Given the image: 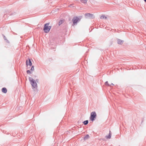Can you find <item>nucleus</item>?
Instances as JSON below:
<instances>
[{
    "label": "nucleus",
    "instance_id": "1",
    "mask_svg": "<svg viewBox=\"0 0 146 146\" xmlns=\"http://www.w3.org/2000/svg\"><path fill=\"white\" fill-rule=\"evenodd\" d=\"M80 19L76 17H73L72 19V21L73 23V25H76L77 23L80 21Z\"/></svg>",
    "mask_w": 146,
    "mask_h": 146
},
{
    "label": "nucleus",
    "instance_id": "2",
    "mask_svg": "<svg viewBox=\"0 0 146 146\" xmlns=\"http://www.w3.org/2000/svg\"><path fill=\"white\" fill-rule=\"evenodd\" d=\"M49 24L46 23L45 24L44 27V30L45 33H48L51 27L49 26Z\"/></svg>",
    "mask_w": 146,
    "mask_h": 146
},
{
    "label": "nucleus",
    "instance_id": "3",
    "mask_svg": "<svg viewBox=\"0 0 146 146\" xmlns=\"http://www.w3.org/2000/svg\"><path fill=\"white\" fill-rule=\"evenodd\" d=\"M29 80L31 82V84L32 86L34 88L36 87L37 84L35 82V81L34 80L31 78H30Z\"/></svg>",
    "mask_w": 146,
    "mask_h": 146
},
{
    "label": "nucleus",
    "instance_id": "4",
    "mask_svg": "<svg viewBox=\"0 0 146 146\" xmlns=\"http://www.w3.org/2000/svg\"><path fill=\"white\" fill-rule=\"evenodd\" d=\"M96 114L95 112H92L91 113V115L90 117V120L92 121H93L94 120V118L96 117Z\"/></svg>",
    "mask_w": 146,
    "mask_h": 146
},
{
    "label": "nucleus",
    "instance_id": "5",
    "mask_svg": "<svg viewBox=\"0 0 146 146\" xmlns=\"http://www.w3.org/2000/svg\"><path fill=\"white\" fill-rule=\"evenodd\" d=\"M26 65H29L30 66H31L32 65V63L31 62V60L29 59L28 63L27 60H26Z\"/></svg>",
    "mask_w": 146,
    "mask_h": 146
},
{
    "label": "nucleus",
    "instance_id": "6",
    "mask_svg": "<svg viewBox=\"0 0 146 146\" xmlns=\"http://www.w3.org/2000/svg\"><path fill=\"white\" fill-rule=\"evenodd\" d=\"M117 43L118 44H122V43H123V41L119 39H118L117 40Z\"/></svg>",
    "mask_w": 146,
    "mask_h": 146
},
{
    "label": "nucleus",
    "instance_id": "7",
    "mask_svg": "<svg viewBox=\"0 0 146 146\" xmlns=\"http://www.w3.org/2000/svg\"><path fill=\"white\" fill-rule=\"evenodd\" d=\"M2 92L4 93H6L7 92V90L5 88H3L2 89Z\"/></svg>",
    "mask_w": 146,
    "mask_h": 146
},
{
    "label": "nucleus",
    "instance_id": "8",
    "mask_svg": "<svg viewBox=\"0 0 146 146\" xmlns=\"http://www.w3.org/2000/svg\"><path fill=\"white\" fill-rule=\"evenodd\" d=\"M111 131H110V133L109 134V135L108 136H107L106 137L107 139H110L111 137V134L110 133Z\"/></svg>",
    "mask_w": 146,
    "mask_h": 146
},
{
    "label": "nucleus",
    "instance_id": "9",
    "mask_svg": "<svg viewBox=\"0 0 146 146\" xmlns=\"http://www.w3.org/2000/svg\"><path fill=\"white\" fill-rule=\"evenodd\" d=\"M88 120H86L84 121L83 123L84 125H86L88 123Z\"/></svg>",
    "mask_w": 146,
    "mask_h": 146
},
{
    "label": "nucleus",
    "instance_id": "10",
    "mask_svg": "<svg viewBox=\"0 0 146 146\" xmlns=\"http://www.w3.org/2000/svg\"><path fill=\"white\" fill-rule=\"evenodd\" d=\"M100 18L101 19H106L107 18V17H105V16L102 15L100 17Z\"/></svg>",
    "mask_w": 146,
    "mask_h": 146
},
{
    "label": "nucleus",
    "instance_id": "11",
    "mask_svg": "<svg viewBox=\"0 0 146 146\" xmlns=\"http://www.w3.org/2000/svg\"><path fill=\"white\" fill-rule=\"evenodd\" d=\"M83 3H85L87 2V0H80Z\"/></svg>",
    "mask_w": 146,
    "mask_h": 146
},
{
    "label": "nucleus",
    "instance_id": "12",
    "mask_svg": "<svg viewBox=\"0 0 146 146\" xmlns=\"http://www.w3.org/2000/svg\"><path fill=\"white\" fill-rule=\"evenodd\" d=\"M89 137V135H87L84 138V139L86 140V139L88 138Z\"/></svg>",
    "mask_w": 146,
    "mask_h": 146
},
{
    "label": "nucleus",
    "instance_id": "13",
    "mask_svg": "<svg viewBox=\"0 0 146 146\" xmlns=\"http://www.w3.org/2000/svg\"><path fill=\"white\" fill-rule=\"evenodd\" d=\"M63 22V21L62 20H60L59 22V25H60Z\"/></svg>",
    "mask_w": 146,
    "mask_h": 146
},
{
    "label": "nucleus",
    "instance_id": "14",
    "mask_svg": "<svg viewBox=\"0 0 146 146\" xmlns=\"http://www.w3.org/2000/svg\"><path fill=\"white\" fill-rule=\"evenodd\" d=\"M105 85L106 86H110L109 84L108 83V82L107 81L105 83Z\"/></svg>",
    "mask_w": 146,
    "mask_h": 146
},
{
    "label": "nucleus",
    "instance_id": "15",
    "mask_svg": "<svg viewBox=\"0 0 146 146\" xmlns=\"http://www.w3.org/2000/svg\"><path fill=\"white\" fill-rule=\"evenodd\" d=\"M31 70L32 71H34V66H33L31 68Z\"/></svg>",
    "mask_w": 146,
    "mask_h": 146
},
{
    "label": "nucleus",
    "instance_id": "16",
    "mask_svg": "<svg viewBox=\"0 0 146 146\" xmlns=\"http://www.w3.org/2000/svg\"><path fill=\"white\" fill-rule=\"evenodd\" d=\"M27 72L28 74H30L31 73V72L29 70H27Z\"/></svg>",
    "mask_w": 146,
    "mask_h": 146
},
{
    "label": "nucleus",
    "instance_id": "17",
    "mask_svg": "<svg viewBox=\"0 0 146 146\" xmlns=\"http://www.w3.org/2000/svg\"><path fill=\"white\" fill-rule=\"evenodd\" d=\"M144 1H145V2H146V0H144Z\"/></svg>",
    "mask_w": 146,
    "mask_h": 146
},
{
    "label": "nucleus",
    "instance_id": "18",
    "mask_svg": "<svg viewBox=\"0 0 146 146\" xmlns=\"http://www.w3.org/2000/svg\"><path fill=\"white\" fill-rule=\"evenodd\" d=\"M111 84L112 85H114V84H112H112Z\"/></svg>",
    "mask_w": 146,
    "mask_h": 146
},
{
    "label": "nucleus",
    "instance_id": "19",
    "mask_svg": "<svg viewBox=\"0 0 146 146\" xmlns=\"http://www.w3.org/2000/svg\"><path fill=\"white\" fill-rule=\"evenodd\" d=\"M88 14V15H90V14Z\"/></svg>",
    "mask_w": 146,
    "mask_h": 146
}]
</instances>
